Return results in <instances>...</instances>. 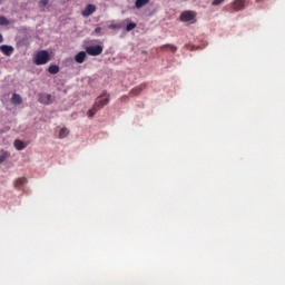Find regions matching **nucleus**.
Instances as JSON below:
<instances>
[{
  "instance_id": "21",
  "label": "nucleus",
  "mask_w": 285,
  "mask_h": 285,
  "mask_svg": "<svg viewBox=\"0 0 285 285\" xmlns=\"http://www.w3.org/2000/svg\"><path fill=\"white\" fill-rule=\"evenodd\" d=\"M135 28H137V23L130 22V23L127 24L126 31L130 32L131 30H135Z\"/></svg>"
},
{
  "instance_id": "10",
  "label": "nucleus",
  "mask_w": 285,
  "mask_h": 285,
  "mask_svg": "<svg viewBox=\"0 0 285 285\" xmlns=\"http://www.w3.org/2000/svg\"><path fill=\"white\" fill-rule=\"evenodd\" d=\"M13 146L16 149L18 150H26L28 144L23 142L22 140L20 139H16L14 142H13Z\"/></svg>"
},
{
  "instance_id": "11",
  "label": "nucleus",
  "mask_w": 285,
  "mask_h": 285,
  "mask_svg": "<svg viewBox=\"0 0 285 285\" xmlns=\"http://www.w3.org/2000/svg\"><path fill=\"white\" fill-rule=\"evenodd\" d=\"M233 9L235 12H239V10H244V0H235L233 3Z\"/></svg>"
},
{
  "instance_id": "16",
  "label": "nucleus",
  "mask_w": 285,
  "mask_h": 285,
  "mask_svg": "<svg viewBox=\"0 0 285 285\" xmlns=\"http://www.w3.org/2000/svg\"><path fill=\"white\" fill-rule=\"evenodd\" d=\"M68 135H70V130H68V128L63 127L59 131V139H66V137H68Z\"/></svg>"
},
{
  "instance_id": "13",
  "label": "nucleus",
  "mask_w": 285,
  "mask_h": 285,
  "mask_svg": "<svg viewBox=\"0 0 285 285\" xmlns=\"http://www.w3.org/2000/svg\"><path fill=\"white\" fill-rule=\"evenodd\" d=\"M145 89H146V85L142 83V85L131 89L130 95H131V97H137V95H139Z\"/></svg>"
},
{
  "instance_id": "25",
  "label": "nucleus",
  "mask_w": 285,
  "mask_h": 285,
  "mask_svg": "<svg viewBox=\"0 0 285 285\" xmlns=\"http://www.w3.org/2000/svg\"><path fill=\"white\" fill-rule=\"evenodd\" d=\"M95 32H96V35H99V33L101 32V27H97V28L95 29Z\"/></svg>"
},
{
  "instance_id": "8",
  "label": "nucleus",
  "mask_w": 285,
  "mask_h": 285,
  "mask_svg": "<svg viewBox=\"0 0 285 285\" xmlns=\"http://www.w3.org/2000/svg\"><path fill=\"white\" fill-rule=\"evenodd\" d=\"M11 104H13V106H21L23 104V99L19 94H13L11 97Z\"/></svg>"
},
{
  "instance_id": "6",
  "label": "nucleus",
  "mask_w": 285,
  "mask_h": 285,
  "mask_svg": "<svg viewBox=\"0 0 285 285\" xmlns=\"http://www.w3.org/2000/svg\"><path fill=\"white\" fill-rule=\"evenodd\" d=\"M195 19V12L193 11H184L180 14V21H184L185 23H187L188 21H194Z\"/></svg>"
},
{
  "instance_id": "22",
  "label": "nucleus",
  "mask_w": 285,
  "mask_h": 285,
  "mask_svg": "<svg viewBox=\"0 0 285 285\" xmlns=\"http://www.w3.org/2000/svg\"><path fill=\"white\" fill-rule=\"evenodd\" d=\"M48 3H49V0H40L38 2V6H39V8H46V6H48Z\"/></svg>"
},
{
  "instance_id": "1",
  "label": "nucleus",
  "mask_w": 285,
  "mask_h": 285,
  "mask_svg": "<svg viewBox=\"0 0 285 285\" xmlns=\"http://www.w3.org/2000/svg\"><path fill=\"white\" fill-rule=\"evenodd\" d=\"M50 61V53L47 50H40L33 56L36 66H46Z\"/></svg>"
},
{
  "instance_id": "9",
  "label": "nucleus",
  "mask_w": 285,
  "mask_h": 285,
  "mask_svg": "<svg viewBox=\"0 0 285 285\" xmlns=\"http://www.w3.org/2000/svg\"><path fill=\"white\" fill-rule=\"evenodd\" d=\"M28 183V179L26 177L22 178H18L14 181V188H17V190H21V188L23 187V185H26Z\"/></svg>"
},
{
  "instance_id": "23",
  "label": "nucleus",
  "mask_w": 285,
  "mask_h": 285,
  "mask_svg": "<svg viewBox=\"0 0 285 285\" xmlns=\"http://www.w3.org/2000/svg\"><path fill=\"white\" fill-rule=\"evenodd\" d=\"M109 28L110 30H120L121 24H110Z\"/></svg>"
},
{
  "instance_id": "14",
  "label": "nucleus",
  "mask_w": 285,
  "mask_h": 285,
  "mask_svg": "<svg viewBox=\"0 0 285 285\" xmlns=\"http://www.w3.org/2000/svg\"><path fill=\"white\" fill-rule=\"evenodd\" d=\"M148 3H150V0H136L135 8L140 10V8H144V6H148Z\"/></svg>"
},
{
  "instance_id": "24",
  "label": "nucleus",
  "mask_w": 285,
  "mask_h": 285,
  "mask_svg": "<svg viewBox=\"0 0 285 285\" xmlns=\"http://www.w3.org/2000/svg\"><path fill=\"white\" fill-rule=\"evenodd\" d=\"M224 0H214L212 2V6H220V3L223 2Z\"/></svg>"
},
{
  "instance_id": "3",
  "label": "nucleus",
  "mask_w": 285,
  "mask_h": 285,
  "mask_svg": "<svg viewBox=\"0 0 285 285\" xmlns=\"http://www.w3.org/2000/svg\"><path fill=\"white\" fill-rule=\"evenodd\" d=\"M86 52L90 57H99V55L104 52V46L96 45V46L86 47Z\"/></svg>"
},
{
  "instance_id": "12",
  "label": "nucleus",
  "mask_w": 285,
  "mask_h": 285,
  "mask_svg": "<svg viewBox=\"0 0 285 285\" xmlns=\"http://www.w3.org/2000/svg\"><path fill=\"white\" fill-rule=\"evenodd\" d=\"M76 63H83L86 61V51H80L75 56Z\"/></svg>"
},
{
  "instance_id": "20",
  "label": "nucleus",
  "mask_w": 285,
  "mask_h": 285,
  "mask_svg": "<svg viewBox=\"0 0 285 285\" xmlns=\"http://www.w3.org/2000/svg\"><path fill=\"white\" fill-rule=\"evenodd\" d=\"M98 110L99 109L97 108V106L94 105V107L91 109H89L88 112H87L88 117H90V118L95 117V115H97Z\"/></svg>"
},
{
  "instance_id": "2",
  "label": "nucleus",
  "mask_w": 285,
  "mask_h": 285,
  "mask_svg": "<svg viewBox=\"0 0 285 285\" xmlns=\"http://www.w3.org/2000/svg\"><path fill=\"white\" fill-rule=\"evenodd\" d=\"M110 104V95L107 91H104L96 100L95 106L101 110L104 106H108Z\"/></svg>"
},
{
  "instance_id": "5",
  "label": "nucleus",
  "mask_w": 285,
  "mask_h": 285,
  "mask_svg": "<svg viewBox=\"0 0 285 285\" xmlns=\"http://www.w3.org/2000/svg\"><path fill=\"white\" fill-rule=\"evenodd\" d=\"M97 12V7L95 4H87L85 10L81 11L82 17H90Z\"/></svg>"
},
{
  "instance_id": "7",
  "label": "nucleus",
  "mask_w": 285,
  "mask_h": 285,
  "mask_svg": "<svg viewBox=\"0 0 285 285\" xmlns=\"http://www.w3.org/2000/svg\"><path fill=\"white\" fill-rule=\"evenodd\" d=\"M0 51L2 55H6V57H10L12 52H14V48L12 46L2 45L0 46Z\"/></svg>"
},
{
  "instance_id": "19",
  "label": "nucleus",
  "mask_w": 285,
  "mask_h": 285,
  "mask_svg": "<svg viewBox=\"0 0 285 285\" xmlns=\"http://www.w3.org/2000/svg\"><path fill=\"white\" fill-rule=\"evenodd\" d=\"M8 157H10V153H8L6 150H1L0 151V164H3V161H6V159H8Z\"/></svg>"
},
{
  "instance_id": "4",
  "label": "nucleus",
  "mask_w": 285,
  "mask_h": 285,
  "mask_svg": "<svg viewBox=\"0 0 285 285\" xmlns=\"http://www.w3.org/2000/svg\"><path fill=\"white\" fill-rule=\"evenodd\" d=\"M38 101L40 104H43L45 106H50V104H52V101H53L52 95H50V94H40Z\"/></svg>"
},
{
  "instance_id": "17",
  "label": "nucleus",
  "mask_w": 285,
  "mask_h": 285,
  "mask_svg": "<svg viewBox=\"0 0 285 285\" xmlns=\"http://www.w3.org/2000/svg\"><path fill=\"white\" fill-rule=\"evenodd\" d=\"M10 21L6 17H0V26H8ZM3 41V35L0 33V43Z\"/></svg>"
},
{
  "instance_id": "18",
  "label": "nucleus",
  "mask_w": 285,
  "mask_h": 285,
  "mask_svg": "<svg viewBox=\"0 0 285 285\" xmlns=\"http://www.w3.org/2000/svg\"><path fill=\"white\" fill-rule=\"evenodd\" d=\"M48 72H49L50 75H57V73H59V66H57V65H51V66H49Z\"/></svg>"
},
{
  "instance_id": "15",
  "label": "nucleus",
  "mask_w": 285,
  "mask_h": 285,
  "mask_svg": "<svg viewBox=\"0 0 285 285\" xmlns=\"http://www.w3.org/2000/svg\"><path fill=\"white\" fill-rule=\"evenodd\" d=\"M160 50H170L175 55L177 52V47L175 45H164L160 47Z\"/></svg>"
}]
</instances>
